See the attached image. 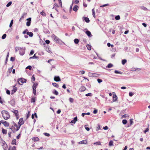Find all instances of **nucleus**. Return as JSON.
Returning a JSON list of instances; mask_svg holds the SVG:
<instances>
[{"label": "nucleus", "instance_id": "obj_18", "mask_svg": "<svg viewBox=\"0 0 150 150\" xmlns=\"http://www.w3.org/2000/svg\"><path fill=\"white\" fill-rule=\"evenodd\" d=\"M54 80L56 81H61V79L59 76H55L54 78Z\"/></svg>", "mask_w": 150, "mask_h": 150}, {"label": "nucleus", "instance_id": "obj_27", "mask_svg": "<svg viewBox=\"0 0 150 150\" xmlns=\"http://www.w3.org/2000/svg\"><path fill=\"white\" fill-rule=\"evenodd\" d=\"M8 150H16V147L14 146L13 147H9Z\"/></svg>", "mask_w": 150, "mask_h": 150}, {"label": "nucleus", "instance_id": "obj_64", "mask_svg": "<svg viewBox=\"0 0 150 150\" xmlns=\"http://www.w3.org/2000/svg\"><path fill=\"white\" fill-rule=\"evenodd\" d=\"M79 2V1L78 0H76L74 1V3L75 4H78Z\"/></svg>", "mask_w": 150, "mask_h": 150}, {"label": "nucleus", "instance_id": "obj_54", "mask_svg": "<svg viewBox=\"0 0 150 150\" xmlns=\"http://www.w3.org/2000/svg\"><path fill=\"white\" fill-rule=\"evenodd\" d=\"M83 5L84 7H87V4L85 2H83Z\"/></svg>", "mask_w": 150, "mask_h": 150}, {"label": "nucleus", "instance_id": "obj_29", "mask_svg": "<svg viewBox=\"0 0 150 150\" xmlns=\"http://www.w3.org/2000/svg\"><path fill=\"white\" fill-rule=\"evenodd\" d=\"M36 98L35 97H32L31 100V103H34L35 102Z\"/></svg>", "mask_w": 150, "mask_h": 150}, {"label": "nucleus", "instance_id": "obj_24", "mask_svg": "<svg viewBox=\"0 0 150 150\" xmlns=\"http://www.w3.org/2000/svg\"><path fill=\"white\" fill-rule=\"evenodd\" d=\"M2 132L3 134H6L7 133V130L4 129L3 128H2Z\"/></svg>", "mask_w": 150, "mask_h": 150}, {"label": "nucleus", "instance_id": "obj_15", "mask_svg": "<svg viewBox=\"0 0 150 150\" xmlns=\"http://www.w3.org/2000/svg\"><path fill=\"white\" fill-rule=\"evenodd\" d=\"M87 139L84 140H82L78 143L79 144H87Z\"/></svg>", "mask_w": 150, "mask_h": 150}, {"label": "nucleus", "instance_id": "obj_5", "mask_svg": "<svg viewBox=\"0 0 150 150\" xmlns=\"http://www.w3.org/2000/svg\"><path fill=\"white\" fill-rule=\"evenodd\" d=\"M38 83L35 82L33 83V86H32V88L33 89V93L35 96L36 95V88L38 86Z\"/></svg>", "mask_w": 150, "mask_h": 150}, {"label": "nucleus", "instance_id": "obj_60", "mask_svg": "<svg viewBox=\"0 0 150 150\" xmlns=\"http://www.w3.org/2000/svg\"><path fill=\"white\" fill-rule=\"evenodd\" d=\"M12 133L11 132H9L8 133V137H11V134Z\"/></svg>", "mask_w": 150, "mask_h": 150}, {"label": "nucleus", "instance_id": "obj_23", "mask_svg": "<svg viewBox=\"0 0 150 150\" xmlns=\"http://www.w3.org/2000/svg\"><path fill=\"white\" fill-rule=\"evenodd\" d=\"M86 33L87 35L89 37H91L92 36L91 33L88 30H87L86 31Z\"/></svg>", "mask_w": 150, "mask_h": 150}, {"label": "nucleus", "instance_id": "obj_44", "mask_svg": "<svg viewBox=\"0 0 150 150\" xmlns=\"http://www.w3.org/2000/svg\"><path fill=\"white\" fill-rule=\"evenodd\" d=\"M149 131V126L144 131V133L146 134L147 132H148Z\"/></svg>", "mask_w": 150, "mask_h": 150}, {"label": "nucleus", "instance_id": "obj_35", "mask_svg": "<svg viewBox=\"0 0 150 150\" xmlns=\"http://www.w3.org/2000/svg\"><path fill=\"white\" fill-rule=\"evenodd\" d=\"M30 115V111H29L26 114V119L29 118Z\"/></svg>", "mask_w": 150, "mask_h": 150}, {"label": "nucleus", "instance_id": "obj_45", "mask_svg": "<svg viewBox=\"0 0 150 150\" xmlns=\"http://www.w3.org/2000/svg\"><path fill=\"white\" fill-rule=\"evenodd\" d=\"M26 69H28L30 70H31L32 69V68L30 66H28L26 68Z\"/></svg>", "mask_w": 150, "mask_h": 150}, {"label": "nucleus", "instance_id": "obj_8", "mask_svg": "<svg viewBox=\"0 0 150 150\" xmlns=\"http://www.w3.org/2000/svg\"><path fill=\"white\" fill-rule=\"evenodd\" d=\"M12 112L15 115V116L16 117V119L17 120H18L19 118V115L18 112V110H13Z\"/></svg>", "mask_w": 150, "mask_h": 150}, {"label": "nucleus", "instance_id": "obj_46", "mask_svg": "<svg viewBox=\"0 0 150 150\" xmlns=\"http://www.w3.org/2000/svg\"><path fill=\"white\" fill-rule=\"evenodd\" d=\"M13 20H12L11 21V22H10V25H9V27H11V26H12V25L13 24Z\"/></svg>", "mask_w": 150, "mask_h": 150}, {"label": "nucleus", "instance_id": "obj_25", "mask_svg": "<svg viewBox=\"0 0 150 150\" xmlns=\"http://www.w3.org/2000/svg\"><path fill=\"white\" fill-rule=\"evenodd\" d=\"M11 144L13 145L16 144V139H12L11 142Z\"/></svg>", "mask_w": 150, "mask_h": 150}, {"label": "nucleus", "instance_id": "obj_13", "mask_svg": "<svg viewBox=\"0 0 150 150\" xmlns=\"http://www.w3.org/2000/svg\"><path fill=\"white\" fill-rule=\"evenodd\" d=\"M26 20L27 21L26 22V25L27 26H29L31 24V18H29L27 19Z\"/></svg>", "mask_w": 150, "mask_h": 150}, {"label": "nucleus", "instance_id": "obj_22", "mask_svg": "<svg viewBox=\"0 0 150 150\" xmlns=\"http://www.w3.org/2000/svg\"><path fill=\"white\" fill-rule=\"evenodd\" d=\"M86 90V87L83 86H81L80 89V91L81 92L84 91Z\"/></svg>", "mask_w": 150, "mask_h": 150}, {"label": "nucleus", "instance_id": "obj_9", "mask_svg": "<svg viewBox=\"0 0 150 150\" xmlns=\"http://www.w3.org/2000/svg\"><path fill=\"white\" fill-rule=\"evenodd\" d=\"M51 38L54 40L56 42H59L60 40L54 34L52 35L51 36Z\"/></svg>", "mask_w": 150, "mask_h": 150}, {"label": "nucleus", "instance_id": "obj_39", "mask_svg": "<svg viewBox=\"0 0 150 150\" xmlns=\"http://www.w3.org/2000/svg\"><path fill=\"white\" fill-rule=\"evenodd\" d=\"M100 129V124H98V126L96 127V130L97 131L99 130Z\"/></svg>", "mask_w": 150, "mask_h": 150}, {"label": "nucleus", "instance_id": "obj_17", "mask_svg": "<svg viewBox=\"0 0 150 150\" xmlns=\"http://www.w3.org/2000/svg\"><path fill=\"white\" fill-rule=\"evenodd\" d=\"M113 101H115L117 100V96L116 95L115 93L114 92L113 93Z\"/></svg>", "mask_w": 150, "mask_h": 150}, {"label": "nucleus", "instance_id": "obj_41", "mask_svg": "<svg viewBox=\"0 0 150 150\" xmlns=\"http://www.w3.org/2000/svg\"><path fill=\"white\" fill-rule=\"evenodd\" d=\"M113 66V65L111 64L110 63L107 66V67L108 68H110L112 67Z\"/></svg>", "mask_w": 150, "mask_h": 150}, {"label": "nucleus", "instance_id": "obj_14", "mask_svg": "<svg viewBox=\"0 0 150 150\" xmlns=\"http://www.w3.org/2000/svg\"><path fill=\"white\" fill-rule=\"evenodd\" d=\"M59 7H60V6H59L57 3H55L54 4L53 8L54 9L57 11H58L57 8H59Z\"/></svg>", "mask_w": 150, "mask_h": 150}, {"label": "nucleus", "instance_id": "obj_56", "mask_svg": "<svg viewBox=\"0 0 150 150\" xmlns=\"http://www.w3.org/2000/svg\"><path fill=\"white\" fill-rule=\"evenodd\" d=\"M97 81L98 82V83H100L102 82L103 81L101 79H97Z\"/></svg>", "mask_w": 150, "mask_h": 150}, {"label": "nucleus", "instance_id": "obj_21", "mask_svg": "<svg viewBox=\"0 0 150 150\" xmlns=\"http://www.w3.org/2000/svg\"><path fill=\"white\" fill-rule=\"evenodd\" d=\"M79 6L77 5H76L74 6V7L73 8V10L75 11L76 12L78 10V8H79Z\"/></svg>", "mask_w": 150, "mask_h": 150}, {"label": "nucleus", "instance_id": "obj_16", "mask_svg": "<svg viewBox=\"0 0 150 150\" xmlns=\"http://www.w3.org/2000/svg\"><path fill=\"white\" fill-rule=\"evenodd\" d=\"M32 140L33 142H35L39 141L40 139L37 137H33L32 138Z\"/></svg>", "mask_w": 150, "mask_h": 150}, {"label": "nucleus", "instance_id": "obj_50", "mask_svg": "<svg viewBox=\"0 0 150 150\" xmlns=\"http://www.w3.org/2000/svg\"><path fill=\"white\" fill-rule=\"evenodd\" d=\"M69 101L71 103H73L74 101V99L72 98H69Z\"/></svg>", "mask_w": 150, "mask_h": 150}, {"label": "nucleus", "instance_id": "obj_30", "mask_svg": "<svg viewBox=\"0 0 150 150\" xmlns=\"http://www.w3.org/2000/svg\"><path fill=\"white\" fill-rule=\"evenodd\" d=\"M52 93L53 94L56 95H58V92L55 90L53 91Z\"/></svg>", "mask_w": 150, "mask_h": 150}, {"label": "nucleus", "instance_id": "obj_3", "mask_svg": "<svg viewBox=\"0 0 150 150\" xmlns=\"http://www.w3.org/2000/svg\"><path fill=\"white\" fill-rule=\"evenodd\" d=\"M15 51H19V54L21 55H23L25 53V48H22L19 47H16L15 49Z\"/></svg>", "mask_w": 150, "mask_h": 150}, {"label": "nucleus", "instance_id": "obj_49", "mask_svg": "<svg viewBox=\"0 0 150 150\" xmlns=\"http://www.w3.org/2000/svg\"><path fill=\"white\" fill-rule=\"evenodd\" d=\"M11 4L12 2L11 1H10L6 5V6L7 7H9Z\"/></svg>", "mask_w": 150, "mask_h": 150}, {"label": "nucleus", "instance_id": "obj_28", "mask_svg": "<svg viewBox=\"0 0 150 150\" xmlns=\"http://www.w3.org/2000/svg\"><path fill=\"white\" fill-rule=\"evenodd\" d=\"M13 66L11 67V68H9L8 69V70L7 71V72L9 73V74H10L11 71H12V70L13 69Z\"/></svg>", "mask_w": 150, "mask_h": 150}, {"label": "nucleus", "instance_id": "obj_1", "mask_svg": "<svg viewBox=\"0 0 150 150\" xmlns=\"http://www.w3.org/2000/svg\"><path fill=\"white\" fill-rule=\"evenodd\" d=\"M20 128V126H19L18 124L13 122L10 129H11L13 132H15L18 131L19 129Z\"/></svg>", "mask_w": 150, "mask_h": 150}, {"label": "nucleus", "instance_id": "obj_51", "mask_svg": "<svg viewBox=\"0 0 150 150\" xmlns=\"http://www.w3.org/2000/svg\"><path fill=\"white\" fill-rule=\"evenodd\" d=\"M6 36V34H4L2 36V38L3 39H4Z\"/></svg>", "mask_w": 150, "mask_h": 150}, {"label": "nucleus", "instance_id": "obj_6", "mask_svg": "<svg viewBox=\"0 0 150 150\" xmlns=\"http://www.w3.org/2000/svg\"><path fill=\"white\" fill-rule=\"evenodd\" d=\"M23 34H26L30 37H32L33 35V33L28 32V30L27 29H26L24 30L23 32Z\"/></svg>", "mask_w": 150, "mask_h": 150}, {"label": "nucleus", "instance_id": "obj_32", "mask_svg": "<svg viewBox=\"0 0 150 150\" xmlns=\"http://www.w3.org/2000/svg\"><path fill=\"white\" fill-rule=\"evenodd\" d=\"M59 1V5L61 8H62V4L61 0H58Z\"/></svg>", "mask_w": 150, "mask_h": 150}, {"label": "nucleus", "instance_id": "obj_4", "mask_svg": "<svg viewBox=\"0 0 150 150\" xmlns=\"http://www.w3.org/2000/svg\"><path fill=\"white\" fill-rule=\"evenodd\" d=\"M0 143L1 145L4 150L7 149L8 148V145L4 140H1V141H0Z\"/></svg>", "mask_w": 150, "mask_h": 150}, {"label": "nucleus", "instance_id": "obj_37", "mask_svg": "<svg viewBox=\"0 0 150 150\" xmlns=\"http://www.w3.org/2000/svg\"><path fill=\"white\" fill-rule=\"evenodd\" d=\"M113 142L112 140L110 141L109 142V146H111L113 145Z\"/></svg>", "mask_w": 150, "mask_h": 150}, {"label": "nucleus", "instance_id": "obj_7", "mask_svg": "<svg viewBox=\"0 0 150 150\" xmlns=\"http://www.w3.org/2000/svg\"><path fill=\"white\" fill-rule=\"evenodd\" d=\"M2 124L6 127H8L9 126V123L6 121L1 120L0 121V125Z\"/></svg>", "mask_w": 150, "mask_h": 150}, {"label": "nucleus", "instance_id": "obj_63", "mask_svg": "<svg viewBox=\"0 0 150 150\" xmlns=\"http://www.w3.org/2000/svg\"><path fill=\"white\" fill-rule=\"evenodd\" d=\"M6 93H7V94H8V95H10V91L8 90H7L6 91Z\"/></svg>", "mask_w": 150, "mask_h": 150}, {"label": "nucleus", "instance_id": "obj_52", "mask_svg": "<svg viewBox=\"0 0 150 150\" xmlns=\"http://www.w3.org/2000/svg\"><path fill=\"white\" fill-rule=\"evenodd\" d=\"M81 74H85V71H81L79 72Z\"/></svg>", "mask_w": 150, "mask_h": 150}, {"label": "nucleus", "instance_id": "obj_2", "mask_svg": "<svg viewBox=\"0 0 150 150\" xmlns=\"http://www.w3.org/2000/svg\"><path fill=\"white\" fill-rule=\"evenodd\" d=\"M1 113L2 117L5 120H6L10 118V115L8 111L3 110L2 111Z\"/></svg>", "mask_w": 150, "mask_h": 150}, {"label": "nucleus", "instance_id": "obj_57", "mask_svg": "<svg viewBox=\"0 0 150 150\" xmlns=\"http://www.w3.org/2000/svg\"><path fill=\"white\" fill-rule=\"evenodd\" d=\"M45 42L47 44H49L50 42V41L49 40H45Z\"/></svg>", "mask_w": 150, "mask_h": 150}, {"label": "nucleus", "instance_id": "obj_53", "mask_svg": "<svg viewBox=\"0 0 150 150\" xmlns=\"http://www.w3.org/2000/svg\"><path fill=\"white\" fill-rule=\"evenodd\" d=\"M43 134L45 136L47 137H49L50 136V134L49 133H44Z\"/></svg>", "mask_w": 150, "mask_h": 150}, {"label": "nucleus", "instance_id": "obj_33", "mask_svg": "<svg viewBox=\"0 0 150 150\" xmlns=\"http://www.w3.org/2000/svg\"><path fill=\"white\" fill-rule=\"evenodd\" d=\"M94 145H101V142H97L93 143Z\"/></svg>", "mask_w": 150, "mask_h": 150}, {"label": "nucleus", "instance_id": "obj_62", "mask_svg": "<svg viewBox=\"0 0 150 150\" xmlns=\"http://www.w3.org/2000/svg\"><path fill=\"white\" fill-rule=\"evenodd\" d=\"M103 129L104 130H107L108 129V127L107 126H105L103 127Z\"/></svg>", "mask_w": 150, "mask_h": 150}, {"label": "nucleus", "instance_id": "obj_36", "mask_svg": "<svg viewBox=\"0 0 150 150\" xmlns=\"http://www.w3.org/2000/svg\"><path fill=\"white\" fill-rule=\"evenodd\" d=\"M86 47H87V49L88 50H91V46L90 45H89L88 44L87 45H86Z\"/></svg>", "mask_w": 150, "mask_h": 150}, {"label": "nucleus", "instance_id": "obj_19", "mask_svg": "<svg viewBox=\"0 0 150 150\" xmlns=\"http://www.w3.org/2000/svg\"><path fill=\"white\" fill-rule=\"evenodd\" d=\"M77 120V117L76 116L74 118V119L72 120L71 121L70 123H73V124H75L76 122V121Z\"/></svg>", "mask_w": 150, "mask_h": 150}, {"label": "nucleus", "instance_id": "obj_20", "mask_svg": "<svg viewBox=\"0 0 150 150\" xmlns=\"http://www.w3.org/2000/svg\"><path fill=\"white\" fill-rule=\"evenodd\" d=\"M83 20L87 23H88L90 22V20L88 17H83Z\"/></svg>", "mask_w": 150, "mask_h": 150}, {"label": "nucleus", "instance_id": "obj_10", "mask_svg": "<svg viewBox=\"0 0 150 150\" xmlns=\"http://www.w3.org/2000/svg\"><path fill=\"white\" fill-rule=\"evenodd\" d=\"M18 83L19 84H21V83H26V80L25 79L23 78H21L19 79L18 80Z\"/></svg>", "mask_w": 150, "mask_h": 150}, {"label": "nucleus", "instance_id": "obj_38", "mask_svg": "<svg viewBox=\"0 0 150 150\" xmlns=\"http://www.w3.org/2000/svg\"><path fill=\"white\" fill-rule=\"evenodd\" d=\"M115 18L116 20H118L120 19V16L117 15V16H115Z\"/></svg>", "mask_w": 150, "mask_h": 150}, {"label": "nucleus", "instance_id": "obj_58", "mask_svg": "<svg viewBox=\"0 0 150 150\" xmlns=\"http://www.w3.org/2000/svg\"><path fill=\"white\" fill-rule=\"evenodd\" d=\"M92 94L91 93H89L86 94V96H91Z\"/></svg>", "mask_w": 150, "mask_h": 150}, {"label": "nucleus", "instance_id": "obj_40", "mask_svg": "<svg viewBox=\"0 0 150 150\" xmlns=\"http://www.w3.org/2000/svg\"><path fill=\"white\" fill-rule=\"evenodd\" d=\"M92 12L93 13V16L94 17V18H95L96 16H95V12L94 10V9H92Z\"/></svg>", "mask_w": 150, "mask_h": 150}, {"label": "nucleus", "instance_id": "obj_55", "mask_svg": "<svg viewBox=\"0 0 150 150\" xmlns=\"http://www.w3.org/2000/svg\"><path fill=\"white\" fill-rule=\"evenodd\" d=\"M129 122H130V125H132L133 123V119H130L129 120Z\"/></svg>", "mask_w": 150, "mask_h": 150}, {"label": "nucleus", "instance_id": "obj_61", "mask_svg": "<svg viewBox=\"0 0 150 150\" xmlns=\"http://www.w3.org/2000/svg\"><path fill=\"white\" fill-rule=\"evenodd\" d=\"M34 53V51L33 50H31L30 52V55H32Z\"/></svg>", "mask_w": 150, "mask_h": 150}, {"label": "nucleus", "instance_id": "obj_42", "mask_svg": "<svg viewBox=\"0 0 150 150\" xmlns=\"http://www.w3.org/2000/svg\"><path fill=\"white\" fill-rule=\"evenodd\" d=\"M122 122L124 125L126 124L127 122V121L126 120H123L122 121Z\"/></svg>", "mask_w": 150, "mask_h": 150}, {"label": "nucleus", "instance_id": "obj_43", "mask_svg": "<svg viewBox=\"0 0 150 150\" xmlns=\"http://www.w3.org/2000/svg\"><path fill=\"white\" fill-rule=\"evenodd\" d=\"M79 40L77 39H75L74 40V42L76 44H78L79 42Z\"/></svg>", "mask_w": 150, "mask_h": 150}, {"label": "nucleus", "instance_id": "obj_48", "mask_svg": "<svg viewBox=\"0 0 150 150\" xmlns=\"http://www.w3.org/2000/svg\"><path fill=\"white\" fill-rule=\"evenodd\" d=\"M40 14L43 16H46V13L44 12L43 11L41 12L40 13Z\"/></svg>", "mask_w": 150, "mask_h": 150}, {"label": "nucleus", "instance_id": "obj_12", "mask_svg": "<svg viewBox=\"0 0 150 150\" xmlns=\"http://www.w3.org/2000/svg\"><path fill=\"white\" fill-rule=\"evenodd\" d=\"M16 86V84L15 85L13 86V89L11 91V94H13L15 93L17 90V88L15 87Z\"/></svg>", "mask_w": 150, "mask_h": 150}, {"label": "nucleus", "instance_id": "obj_59", "mask_svg": "<svg viewBox=\"0 0 150 150\" xmlns=\"http://www.w3.org/2000/svg\"><path fill=\"white\" fill-rule=\"evenodd\" d=\"M15 58L14 57H11V59H10V60L12 61H14L15 60Z\"/></svg>", "mask_w": 150, "mask_h": 150}, {"label": "nucleus", "instance_id": "obj_34", "mask_svg": "<svg viewBox=\"0 0 150 150\" xmlns=\"http://www.w3.org/2000/svg\"><path fill=\"white\" fill-rule=\"evenodd\" d=\"M127 62V60L125 59H123L122 60V63L123 65H124Z\"/></svg>", "mask_w": 150, "mask_h": 150}, {"label": "nucleus", "instance_id": "obj_11", "mask_svg": "<svg viewBox=\"0 0 150 150\" xmlns=\"http://www.w3.org/2000/svg\"><path fill=\"white\" fill-rule=\"evenodd\" d=\"M24 123V122L23 120V118H21L19 119L18 125L19 126H20V127L21 126L23 125Z\"/></svg>", "mask_w": 150, "mask_h": 150}, {"label": "nucleus", "instance_id": "obj_31", "mask_svg": "<svg viewBox=\"0 0 150 150\" xmlns=\"http://www.w3.org/2000/svg\"><path fill=\"white\" fill-rule=\"evenodd\" d=\"M52 84L54 86L57 88H58L59 87L58 85L56 83H52Z\"/></svg>", "mask_w": 150, "mask_h": 150}, {"label": "nucleus", "instance_id": "obj_47", "mask_svg": "<svg viewBox=\"0 0 150 150\" xmlns=\"http://www.w3.org/2000/svg\"><path fill=\"white\" fill-rule=\"evenodd\" d=\"M38 58V57L36 56H35V54L32 57H31L30 58V59H33V58Z\"/></svg>", "mask_w": 150, "mask_h": 150}, {"label": "nucleus", "instance_id": "obj_26", "mask_svg": "<svg viewBox=\"0 0 150 150\" xmlns=\"http://www.w3.org/2000/svg\"><path fill=\"white\" fill-rule=\"evenodd\" d=\"M35 80V77L34 75H33L31 78V81L32 82L34 83Z\"/></svg>", "mask_w": 150, "mask_h": 150}]
</instances>
